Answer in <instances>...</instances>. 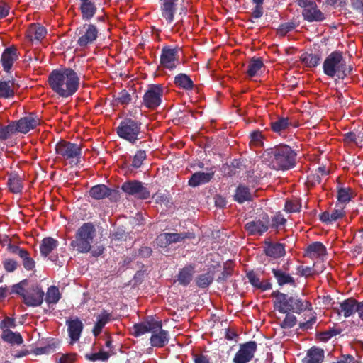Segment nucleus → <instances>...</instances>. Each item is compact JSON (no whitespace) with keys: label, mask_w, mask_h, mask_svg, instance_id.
Here are the masks:
<instances>
[{"label":"nucleus","mask_w":363,"mask_h":363,"mask_svg":"<svg viewBox=\"0 0 363 363\" xmlns=\"http://www.w3.org/2000/svg\"><path fill=\"white\" fill-rule=\"evenodd\" d=\"M45 293L38 284H33L28 288L26 296H23V303L29 307L40 306L44 299Z\"/></svg>","instance_id":"nucleus-11"},{"label":"nucleus","mask_w":363,"mask_h":363,"mask_svg":"<svg viewBox=\"0 0 363 363\" xmlns=\"http://www.w3.org/2000/svg\"><path fill=\"white\" fill-rule=\"evenodd\" d=\"M286 316L280 323V327L283 329H289L293 328L297 322L296 317L291 314V312L285 313Z\"/></svg>","instance_id":"nucleus-54"},{"label":"nucleus","mask_w":363,"mask_h":363,"mask_svg":"<svg viewBox=\"0 0 363 363\" xmlns=\"http://www.w3.org/2000/svg\"><path fill=\"white\" fill-rule=\"evenodd\" d=\"M96 233L95 226L92 223H84L77 230L74 239L70 242V246L80 253L90 252Z\"/></svg>","instance_id":"nucleus-4"},{"label":"nucleus","mask_w":363,"mask_h":363,"mask_svg":"<svg viewBox=\"0 0 363 363\" xmlns=\"http://www.w3.org/2000/svg\"><path fill=\"white\" fill-rule=\"evenodd\" d=\"M323 67L325 74L332 77L336 76L339 79H343L351 71L347 67L342 53L337 51L333 52L326 57Z\"/></svg>","instance_id":"nucleus-6"},{"label":"nucleus","mask_w":363,"mask_h":363,"mask_svg":"<svg viewBox=\"0 0 363 363\" xmlns=\"http://www.w3.org/2000/svg\"><path fill=\"white\" fill-rule=\"evenodd\" d=\"M178 0H162V16L168 21L172 23L174 19V14L176 10V2Z\"/></svg>","instance_id":"nucleus-34"},{"label":"nucleus","mask_w":363,"mask_h":363,"mask_svg":"<svg viewBox=\"0 0 363 363\" xmlns=\"http://www.w3.org/2000/svg\"><path fill=\"white\" fill-rule=\"evenodd\" d=\"M59 242L52 237L43 238L40 245V252L42 257H47L57 247Z\"/></svg>","instance_id":"nucleus-27"},{"label":"nucleus","mask_w":363,"mask_h":363,"mask_svg":"<svg viewBox=\"0 0 363 363\" xmlns=\"http://www.w3.org/2000/svg\"><path fill=\"white\" fill-rule=\"evenodd\" d=\"M89 196L95 200L108 198L111 201H118L120 199V192L118 189L108 188L105 184H97L89 190Z\"/></svg>","instance_id":"nucleus-10"},{"label":"nucleus","mask_w":363,"mask_h":363,"mask_svg":"<svg viewBox=\"0 0 363 363\" xmlns=\"http://www.w3.org/2000/svg\"><path fill=\"white\" fill-rule=\"evenodd\" d=\"M29 286V280L27 279H24L19 281L17 284H13L11 286V291L15 295H18L22 298L23 300V296H26L27 292V289Z\"/></svg>","instance_id":"nucleus-43"},{"label":"nucleus","mask_w":363,"mask_h":363,"mask_svg":"<svg viewBox=\"0 0 363 363\" xmlns=\"http://www.w3.org/2000/svg\"><path fill=\"white\" fill-rule=\"evenodd\" d=\"M48 82L53 91H77L89 87L85 83L81 84L78 74L71 68L54 69L49 75Z\"/></svg>","instance_id":"nucleus-2"},{"label":"nucleus","mask_w":363,"mask_h":363,"mask_svg":"<svg viewBox=\"0 0 363 363\" xmlns=\"http://www.w3.org/2000/svg\"><path fill=\"white\" fill-rule=\"evenodd\" d=\"M271 296L275 298L273 302L274 310L281 313L292 312L300 314L307 309H311V303L298 296L289 295L278 290L274 291Z\"/></svg>","instance_id":"nucleus-3"},{"label":"nucleus","mask_w":363,"mask_h":363,"mask_svg":"<svg viewBox=\"0 0 363 363\" xmlns=\"http://www.w3.org/2000/svg\"><path fill=\"white\" fill-rule=\"evenodd\" d=\"M17 59L18 54L16 48L13 46L6 48L1 57V62L4 69L6 72H9L11 70L13 62L17 60Z\"/></svg>","instance_id":"nucleus-21"},{"label":"nucleus","mask_w":363,"mask_h":363,"mask_svg":"<svg viewBox=\"0 0 363 363\" xmlns=\"http://www.w3.org/2000/svg\"><path fill=\"white\" fill-rule=\"evenodd\" d=\"M19 257L21 259L22 264L24 269L27 271H32L35 268V262L30 257V253L28 250H25Z\"/></svg>","instance_id":"nucleus-47"},{"label":"nucleus","mask_w":363,"mask_h":363,"mask_svg":"<svg viewBox=\"0 0 363 363\" xmlns=\"http://www.w3.org/2000/svg\"><path fill=\"white\" fill-rule=\"evenodd\" d=\"M295 28V24L291 22L285 23L279 26L277 33L281 36H284L288 32Z\"/></svg>","instance_id":"nucleus-60"},{"label":"nucleus","mask_w":363,"mask_h":363,"mask_svg":"<svg viewBox=\"0 0 363 363\" xmlns=\"http://www.w3.org/2000/svg\"><path fill=\"white\" fill-rule=\"evenodd\" d=\"M160 328L155 330V332L152 333L150 338L151 346L154 347H163L168 344L169 341V332L162 329V322L160 320Z\"/></svg>","instance_id":"nucleus-18"},{"label":"nucleus","mask_w":363,"mask_h":363,"mask_svg":"<svg viewBox=\"0 0 363 363\" xmlns=\"http://www.w3.org/2000/svg\"><path fill=\"white\" fill-rule=\"evenodd\" d=\"M55 152L70 164H77L82 157L81 145L66 140H60L55 145Z\"/></svg>","instance_id":"nucleus-7"},{"label":"nucleus","mask_w":363,"mask_h":363,"mask_svg":"<svg viewBox=\"0 0 363 363\" xmlns=\"http://www.w3.org/2000/svg\"><path fill=\"white\" fill-rule=\"evenodd\" d=\"M272 272L279 286H283L286 284L292 286H296L294 278L289 274L284 272L282 269L273 268L272 269Z\"/></svg>","instance_id":"nucleus-25"},{"label":"nucleus","mask_w":363,"mask_h":363,"mask_svg":"<svg viewBox=\"0 0 363 363\" xmlns=\"http://www.w3.org/2000/svg\"><path fill=\"white\" fill-rule=\"evenodd\" d=\"M85 29L84 34L82 30H79V34H82L77 40V43L80 47H86L89 44L94 43L98 36V29L93 24H85L83 27Z\"/></svg>","instance_id":"nucleus-17"},{"label":"nucleus","mask_w":363,"mask_h":363,"mask_svg":"<svg viewBox=\"0 0 363 363\" xmlns=\"http://www.w3.org/2000/svg\"><path fill=\"white\" fill-rule=\"evenodd\" d=\"M301 60L306 66L314 67L319 64L320 57L318 55L304 53L301 55Z\"/></svg>","instance_id":"nucleus-50"},{"label":"nucleus","mask_w":363,"mask_h":363,"mask_svg":"<svg viewBox=\"0 0 363 363\" xmlns=\"http://www.w3.org/2000/svg\"><path fill=\"white\" fill-rule=\"evenodd\" d=\"M264 164L274 170H289L295 167L296 152L285 144L266 149L262 155Z\"/></svg>","instance_id":"nucleus-1"},{"label":"nucleus","mask_w":363,"mask_h":363,"mask_svg":"<svg viewBox=\"0 0 363 363\" xmlns=\"http://www.w3.org/2000/svg\"><path fill=\"white\" fill-rule=\"evenodd\" d=\"M178 52V47L174 48H171L169 46L163 47L160 55L161 65L171 70L175 69L179 60Z\"/></svg>","instance_id":"nucleus-14"},{"label":"nucleus","mask_w":363,"mask_h":363,"mask_svg":"<svg viewBox=\"0 0 363 363\" xmlns=\"http://www.w3.org/2000/svg\"><path fill=\"white\" fill-rule=\"evenodd\" d=\"M174 84L179 89H192L194 84L190 77L185 74H179L174 77Z\"/></svg>","instance_id":"nucleus-39"},{"label":"nucleus","mask_w":363,"mask_h":363,"mask_svg":"<svg viewBox=\"0 0 363 363\" xmlns=\"http://www.w3.org/2000/svg\"><path fill=\"white\" fill-rule=\"evenodd\" d=\"M327 254L325 246L320 242H314L306 249V256L311 259L320 258Z\"/></svg>","instance_id":"nucleus-24"},{"label":"nucleus","mask_w":363,"mask_h":363,"mask_svg":"<svg viewBox=\"0 0 363 363\" xmlns=\"http://www.w3.org/2000/svg\"><path fill=\"white\" fill-rule=\"evenodd\" d=\"M233 274V269L230 267H224L223 271L217 278L216 281L218 283H224Z\"/></svg>","instance_id":"nucleus-61"},{"label":"nucleus","mask_w":363,"mask_h":363,"mask_svg":"<svg viewBox=\"0 0 363 363\" xmlns=\"http://www.w3.org/2000/svg\"><path fill=\"white\" fill-rule=\"evenodd\" d=\"M286 222V220L284 218V216L278 213L272 217V220H270V226L272 228H278L279 225H284Z\"/></svg>","instance_id":"nucleus-59"},{"label":"nucleus","mask_w":363,"mask_h":363,"mask_svg":"<svg viewBox=\"0 0 363 363\" xmlns=\"http://www.w3.org/2000/svg\"><path fill=\"white\" fill-rule=\"evenodd\" d=\"M358 301L354 298H349L344 300L340 304V313H342L345 318H348L357 312Z\"/></svg>","instance_id":"nucleus-31"},{"label":"nucleus","mask_w":363,"mask_h":363,"mask_svg":"<svg viewBox=\"0 0 363 363\" xmlns=\"http://www.w3.org/2000/svg\"><path fill=\"white\" fill-rule=\"evenodd\" d=\"M302 14L304 19L309 22L321 21L325 19L324 14L317 8L316 4L313 6L304 9Z\"/></svg>","instance_id":"nucleus-32"},{"label":"nucleus","mask_w":363,"mask_h":363,"mask_svg":"<svg viewBox=\"0 0 363 363\" xmlns=\"http://www.w3.org/2000/svg\"><path fill=\"white\" fill-rule=\"evenodd\" d=\"M16 320L13 318L6 317L0 321V329L4 331V330H10V328H16Z\"/></svg>","instance_id":"nucleus-58"},{"label":"nucleus","mask_w":363,"mask_h":363,"mask_svg":"<svg viewBox=\"0 0 363 363\" xmlns=\"http://www.w3.org/2000/svg\"><path fill=\"white\" fill-rule=\"evenodd\" d=\"M121 190L138 199L145 200L150 196V191L138 180H128L121 186Z\"/></svg>","instance_id":"nucleus-8"},{"label":"nucleus","mask_w":363,"mask_h":363,"mask_svg":"<svg viewBox=\"0 0 363 363\" xmlns=\"http://www.w3.org/2000/svg\"><path fill=\"white\" fill-rule=\"evenodd\" d=\"M362 135V130L355 133L350 131L344 135V141L347 143H354L359 147L361 143V138Z\"/></svg>","instance_id":"nucleus-51"},{"label":"nucleus","mask_w":363,"mask_h":363,"mask_svg":"<svg viewBox=\"0 0 363 363\" xmlns=\"http://www.w3.org/2000/svg\"><path fill=\"white\" fill-rule=\"evenodd\" d=\"M341 330L331 328L326 331L321 332L318 334V338L322 342H327L333 337L340 334Z\"/></svg>","instance_id":"nucleus-56"},{"label":"nucleus","mask_w":363,"mask_h":363,"mask_svg":"<svg viewBox=\"0 0 363 363\" xmlns=\"http://www.w3.org/2000/svg\"><path fill=\"white\" fill-rule=\"evenodd\" d=\"M194 237L193 233H165L161 234L157 237V240L160 244V246H167L172 243L181 242L186 238H192Z\"/></svg>","instance_id":"nucleus-16"},{"label":"nucleus","mask_w":363,"mask_h":363,"mask_svg":"<svg viewBox=\"0 0 363 363\" xmlns=\"http://www.w3.org/2000/svg\"><path fill=\"white\" fill-rule=\"evenodd\" d=\"M111 320V313L106 310H103L97 316L96 321L92 330L93 335L97 337L102 331V329Z\"/></svg>","instance_id":"nucleus-28"},{"label":"nucleus","mask_w":363,"mask_h":363,"mask_svg":"<svg viewBox=\"0 0 363 363\" xmlns=\"http://www.w3.org/2000/svg\"><path fill=\"white\" fill-rule=\"evenodd\" d=\"M213 274L211 272L199 275L196 279V285L201 289L207 288L213 281Z\"/></svg>","instance_id":"nucleus-44"},{"label":"nucleus","mask_w":363,"mask_h":363,"mask_svg":"<svg viewBox=\"0 0 363 363\" xmlns=\"http://www.w3.org/2000/svg\"><path fill=\"white\" fill-rule=\"evenodd\" d=\"M75 357H76V354H74V353H69V354H62L60 357L57 363H74Z\"/></svg>","instance_id":"nucleus-64"},{"label":"nucleus","mask_w":363,"mask_h":363,"mask_svg":"<svg viewBox=\"0 0 363 363\" xmlns=\"http://www.w3.org/2000/svg\"><path fill=\"white\" fill-rule=\"evenodd\" d=\"M7 185L9 190L13 194L20 193L23 189L21 178L16 173L9 174Z\"/></svg>","instance_id":"nucleus-37"},{"label":"nucleus","mask_w":363,"mask_h":363,"mask_svg":"<svg viewBox=\"0 0 363 363\" xmlns=\"http://www.w3.org/2000/svg\"><path fill=\"white\" fill-rule=\"evenodd\" d=\"M194 272V267L192 265L181 269L177 276V281L183 286H188L193 279Z\"/></svg>","instance_id":"nucleus-29"},{"label":"nucleus","mask_w":363,"mask_h":363,"mask_svg":"<svg viewBox=\"0 0 363 363\" xmlns=\"http://www.w3.org/2000/svg\"><path fill=\"white\" fill-rule=\"evenodd\" d=\"M45 34L46 29L44 27L32 25L28 30L27 37L30 41H33L34 40L39 41L45 36Z\"/></svg>","instance_id":"nucleus-40"},{"label":"nucleus","mask_w":363,"mask_h":363,"mask_svg":"<svg viewBox=\"0 0 363 363\" xmlns=\"http://www.w3.org/2000/svg\"><path fill=\"white\" fill-rule=\"evenodd\" d=\"M269 227L270 218L268 214L263 213L259 218L247 222L245 229L250 235L261 236L268 230Z\"/></svg>","instance_id":"nucleus-9"},{"label":"nucleus","mask_w":363,"mask_h":363,"mask_svg":"<svg viewBox=\"0 0 363 363\" xmlns=\"http://www.w3.org/2000/svg\"><path fill=\"white\" fill-rule=\"evenodd\" d=\"M250 142L253 143L255 145H260L262 144L263 135L261 131L255 130L250 133Z\"/></svg>","instance_id":"nucleus-62"},{"label":"nucleus","mask_w":363,"mask_h":363,"mask_svg":"<svg viewBox=\"0 0 363 363\" xmlns=\"http://www.w3.org/2000/svg\"><path fill=\"white\" fill-rule=\"evenodd\" d=\"M147 158V154L145 150H137L135 155L133 157L132 162L130 165L133 169H138L141 167L143 161Z\"/></svg>","instance_id":"nucleus-49"},{"label":"nucleus","mask_w":363,"mask_h":363,"mask_svg":"<svg viewBox=\"0 0 363 363\" xmlns=\"http://www.w3.org/2000/svg\"><path fill=\"white\" fill-rule=\"evenodd\" d=\"M213 171L210 172H196L191 176L188 181V184L191 187H196L205 184L213 179Z\"/></svg>","instance_id":"nucleus-23"},{"label":"nucleus","mask_w":363,"mask_h":363,"mask_svg":"<svg viewBox=\"0 0 363 363\" xmlns=\"http://www.w3.org/2000/svg\"><path fill=\"white\" fill-rule=\"evenodd\" d=\"M263 67V62L260 58H255L253 57L247 66V74L248 76L252 77L257 75Z\"/></svg>","instance_id":"nucleus-42"},{"label":"nucleus","mask_w":363,"mask_h":363,"mask_svg":"<svg viewBox=\"0 0 363 363\" xmlns=\"http://www.w3.org/2000/svg\"><path fill=\"white\" fill-rule=\"evenodd\" d=\"M324 359V351L323 349L313 347L304 358V363H321Z\"/></svg>","instance_id":"nucleus-35"},{"label":"nucleus","mask_w":363,"mask_h":363,"mask_svg":"<svg viewBox=\"0 0 363 363\" xmlns=\"http://www.w3.org/2000/svg\"><path fill=\"white\" fill-rule=\"evenodd\" d=\"M160 320H155L153 317L150 316L145 320L135 323L133 327V335L135 337L141 336L147 333L155 332V330H159Z\"/></svg>","instance_id":"nucleus-15"},{"label":"nucleus","mask_w":363,"mask_h":363,"mask_svg":"<svg viewBox=\"0 0 363 363\" xmlns=\"http://www.w3.org/2000/svg\"><path fill=\"white\" fill-rule=\"evenodd\" d=\"M264 251L267 256L277 259L286 254L285 245L279 242H265Z\"/></svg>","instance_id":"nucleus-22"},{"label":"nucleus","mask_w":363,"mask_h":363,"mask_svg":"<svg viewBox=\"0 0 363 363\" xmlns=\"http://www.w3.org/2000/svg\"><path fill=\"white\" fill-rule=\"evenodd\" d=\"M234 200L239 203H242L245 201H251L252 195L250 192V189L245 186L239 185L234 194Z\"/></svg>","instance_id":"nucleus-38"},{"label":"nucleus","mask_w":363,"mask_h":363,"mask_svg":"<svg viewBox=\"0 0 363 363\" xmlns=\"http://www.w3.org/2000/svg\"><path fill=\"white\" fill-rule=\"evenodd\" d=\"M58 345L57 342H52L44 347H38L34 350V353L37 355H40L54 352Z\"/></svg>","instance_id":"nucleus-52"},{"label":"nucleus","mask_w":363,"mask_h":363,"mask_svg":"<svg viewBox=\"0 0 363 363\" xmlns=\"http://www.w3.org/2000/svg\"><path fill=\"white\" fill-rule=\"evenodd\" d=\"M116 130L120 138L132 145L143 138L144 133L142 131V123L131 118H123Z\"/></svg>","instance_id":"nucleus-5"},{"label":"nucleus","mask_w":363,"mask_h":363,"mask_svg":"<svg viewBox=\"0 0 363 363\" xmlns=\"http://www.w3.org/2000/svg\"><path fill=\"white\" fill-rule=\"evenodd\" d=\"M61 296L59 291V289L55 286H51L48 287L45 296V301L48 304H55L57 303Z\"/></svg>","instance_id":"nucleus-45"},{"label":"nucleus","mask_w":363,"mask_h":363,"mask_svg":"<svg viewBox=\"0 0 363 363\" xmlns=\"http://www.w3.org/2000/svg\"><path fill=\"white\" fill-rule=\"evenodd\" d=\"M80 7L82 18L88 21L94 17L95 15L97 8L95 4L91 0H79Z\"/></svg>","instance_id":"nucleus-26"},{"label":"nucleus","mask_w":363,"mask_h":363,"mask_svg":"<svg viewBox=\"0 0 363 363\" xmlns=\"http://www.w3.org/2000/svg\"><path fill=\"white\" fill-rule=\"evenodd\" d=\"M270 125L274 133L281 134L290 126L297 128L299 124L289 117H279L276 121H272Z\"/></svg>","instance_id":"nucleus-20"},{"label":"nucleus","mask_w":363,"mask_h":363,"mask_svg":"<svg viewBox=\"0 0 363 363\" xmlns=\"http://www.w3.org/2000/svg\"><path fill=\"white\" fill-rule=\"evenodd\" d=\"M16 133L14 125L11 122L8 125L0 128V140L4 141L10 138Z\"/></svg>","instance_id":"nucleus-53"},{"label":"nucleus","mask_w":363,"mask_h":363,"mask_svg":"<svg viewBox=\"0 0 363 363\" xmlns=\"http://www.w3.org/2000/svg\"><path fill=\"white\" fill-rule=\"evenodd\" d=\"M27 86H24L23 82L18 79H12L9 80H1L0 81V91H16L18 89H26Z\"/></svg>","instance_id":"nucleus-33"},{"label":"nucleus","mask_w":363,"mask_h":363,"mask_svg":"<svg viewBox=\"0 0 363 363\" xmlns=\"http://www.w3.org/2000/svg\"><path fill=\"white\" fill-rule=\"evenodd\" d=\"M257 347L255 341H249L241 344L239 350L234 356L233 363H247L251 361L254 357Z\"/></svg>","instance_id":"nucleus-12"},{"label":"nucleus","mask_w":363,"mask_h":363,"mask_svg":"<svg viewBox=\"0 0 363 363\" xmlns=\"http://www.w3.org/2000/svg\"><path fill=\"white\" fill-rule=\"evenodd\" d=\"M132 101L131 95L128 92H118V94L113 95L111 105L113 106L122 105L127 106Z\"/></svg>","instance_id":"nucleus-41"},{"label":"nucleus","mask_w":363,"mask_h":363,"mask_svg":"<svg viewBox=\"0 0 363 363\" xmlns=\"http://www.w3.org/2000/svg\"><path fill=\"white\" fill-rule=\"evenodd\" d=\"M1 340L11 345H20L23 343V340L20 333L13 332L11 330H4L2 331Z\"/></svg>","instance_id":"nucleus-36"},{"label":"nucleus","mask_w":363,"mask_h":363,"mask_svg":"<svg viewBox=\"0 0 363 363\" xmlns=\"http://www.w3.org/2000/svg\"><path fill=\"white\" fill-rule=\"evenodd\" d=\"M115 352L109 353V352H105L103 350H100L99 352L96 353H90V354H86L85 358L86 359L91 362H96V361H103L106 362L107 361L110 356L112 354H114Z\"/></svg>","instance_id":"nucleus-46"},{"label":"nucleus","mask_w":363,"mask_h":363,"mask_svg":"<svg viewBox=\"0 0 363 363\" xmlns=\"http://www.w3.org/2000/svg\"><path fill=\"white\" fill-rule=\"evenodd\" d=\"M66 325H67V331L71 339V344H73L79 340L84 325L78 318L74 320H67Z\"/></svg>","instance_id":"nucleus-19"},{"label":"nucleus","mask_w":363,"mask_h":363,"mask_svg":"<svg viewBox=\"0 0 363 363\" xmlns=\"http://www.w3.org/2000/svg\"><path fill=\"white\" fill-rule=\"evenodd\" d=\"M352 189L350 187H340L337 189V201L341 203H348L352 198Z\"/></svg>","instance_id":"nucleus-48"},{"label":"nucleus","mask_w":363,"mask_h":363,"mask_svg":"<svg viewBox=\"0 0 363 363\" xmlns=\"http://www.w3.org/2000/svg\"><path fill=\"white\" fill-rule=\"evenodd\" d=\"M161 96L160 92H145L143 104L150 109H155L160 105Z\"/></svg>","instance_id":"nucleus-30"},{"label":"nucleus","mask_w":363,"mask_h":363,"mask_svg":"<svg viewBox=\"0 0 363 363\" xmlns=\"http://www.w3.org/2000/svg\"><path fill=\"white\" fill-rule=\"evenodd\" d=\"M4 270L6 272L12 273L19 267L18 262L12 258H6L2 261Z\"/></svg>","instance_id":"nucleus-55"},{"label":"nucleus","mask_w":363,"mask_h":363,"mask_svg":"<svg viewBox=\"0 0 363 363\" xmlns=\"http://www.w3.org/2000/svg\"><path fill=\"white\" fill-rule=\"evenodd\" d=\"M12 123L16 133L26 134L40 125V118L36 114L30 113L28 116Z\"/></svg>","instance_id":"nucleus-13"},{"label":"nucleus","mask_w":363,"mask_h":363,"mask_svg":"<svg viewBox=\"0 0 363 363\" xmlns=\"http://www.w3.org/2000/svg\"><path fill=\"white\" fill-rule=\"evenodd\" d=\"M247 277L251 285H252L255 288H257V286L261 282V280L258 277L257 274L254 271H250L247 273Z\"/></svg>","instance_id":"nucleus-63"},{"label":"nucleus","mask_w":363,"mask_h":363,"mask_svg":"<svg viewBox=\"0 0 363 363\" xmlns=\"http://www.w3.org/2000/svg\"><path fill=\"white\" fill-rule=\"evenodd\" d=\"M301 207L299 202L288 200L285 203L284 209L288 213H296L300 211Z\"/></svg>","instance_id":"nucleus-57"}]
</instances>
